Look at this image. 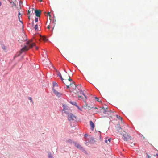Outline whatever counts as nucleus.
Listing matches in <instances>:
<instances>
[{"mask_svg": "<svg viewBox=\"0 0 158 158\" xmlns=\"http://www.w3.org/2000/svg\"><path fill=\"white\" fill-rule=\"evenodd\" d=\"M68 80L70 82L69 84L70 85L73 87H75V91H74V92L75 94H77V95L78 98H81L83 101H84L83 98L81 96L79 95V93L80 94H83L85 97V99H86L87 97L84 94L83 92L81 89V85H77V86H76L74 82H72V80L70 78H69Z\"/></svg>", "mask_w": 158, "mask_h": 158, "instance_id": "1", "label": "nucleus"}, {"mask_svg": "<svg viewBox=\"0 0 158 158\" xmlns=\"http://www.w3.org/2000/svg\"><path fill=\"white\" fill-rule=\"evenodd\" d=\"M35 43L32 42L31 41H28L26 45L21 50L18 56H19L23 52L28 50L29 49L35 46Z\"/></svg>", "mask_w": 158, "mask_h": 158, "instance_id": "2", "label": "nucleus"}, {"mask_svg": "<svg viewBox=\"0 0 158 158\" xmlns=\"http://www.w3.org/2000/svg\"><path fill=\"white\" fill-rule=\"evenodd\" d=\"M123 139L124 141H128L129 140L131 139V137L130 136L128 133L125 132L123 135Z\"/></svg>", "mask_w": 158, "mask_h": 158, "instance_id": "3", "label": "nucleus"}, {"mask_svg": "<svg viewBox=\"0 0 158 158\" xmlns=\"http://www.w3.org/2000/svg\"><path fill=\"white\" fill-rule=\"evenodd\" d=\"M69 77V76L68 75V74L66 72L65 74L64 75V82H63L66 85L67 88H69V85H68V83H67V82L68 81H67V79L68 80V79L69 78H68V77Z\"/></svg>", "mask_w": 158, "mask_h": 158, "instance_id": "4", "label": "nucleus"}, {"mask_svg": "<svg viewBox=\"0 0 158 158\" xmlns=\"http://www.w3.org/2000/svg\"><path fill=\"white\" fill-rule=\"evenodd\" d=\"M68 119L69 121L73 120L76 118V117L72 114H68Z\"/></svg>", "mask_w": 158, "mask_h": 158, "instance_id": "5", "label": "nucleus"}, {"mask_svg": "<svg viewBox=\"0 0 158 158\" xmlns=\"http://www.w3.org/2000/svg\"><path fill=\"white\" fill-rule=\"evenodd\" d=\"M53 92L58 97H60L62 95V94L60 92H59L54 89H53Z\"/></svg>", "mask_w": 158, "mask_h": 158, "instance_id": "6", "label": "nucleus"}, {"mask_svg": "<svg viewBox=\"0 0 158 158\" xmlns=\"http://www.w3.org/2000/svg\"><path fill=\"white\" fill-rule=\"evenodd\" d=\"M41 11L40 10H35V15L37 17H39L40 16Z\"/></svg>", "mask_w": 158, "mask_h": 158, "instance_id": "7", "label": "nucleus"}, {"mask_svg": "<svg viewBox=\"0 0 158 158\" xmlns=\"http://www.w3.org/2000/svg\"><path fill=\"white\" fill-rule=\"evenodd\" d=\"M73 143H74L75 144V146L77 148L80 149H81L83 148L80 145L79 143H77V142H73Z\"/></svg>", "mask_w": 158, "mask_h": 158, "instance_id": "8", "label": "nucleus"}, {"mask_svg": "<svg viewBox=\"0 0 158 158\" xmlns=\"http://www.w3.org/2000/svg\"><path fill=\"white\" fill-rule=\"evenodd\" d=\"M18 10H19V11H18V18L19 20V22H20L22 24V25H23V23L22 21L20 20V17H22V15L20 12V11L19 10V9H18Z\"/></svg>", "mask_w": 158, "mask_h": 158, "instance_id": "9", "label": "nucleus"}, {"mask_svg": "<svg viewBox=\"0 0 158 158\" xmlns=\"http://www.w3.org/2000/svg\"><path fill=\"white\" fill-rule=\"evenodd\" d=\"M90 126L91 129L92 131L94 130L95 126L93 122L92 121H90Z\"/></svg>", "mask_w": 158, "mask_h": 158, "instance_id": "10", "label": "nucleus"}, {"mask_svg": "<svg viewBox=\"0 0 158 158\" xmlns=\"http://www.w3.org/2000/svg\"><path fill=\"white\" fill-rule=\"evenodd\" d=\"M117 130L119 132H122V129L120 125L119 124H118L117 125Z\"/></svg>", "mask_w": 158, "mask_h": 158, "instance_id": "11", "label": "nucleus"}, {"mask_svg": "<svg viewBox=\"0 0 158 158\" xmlns=\"http://www.w3.org/2000/svg\"><path fill=\"white\" fill-rule=\"evenodd\" d=\"M58 76H59L62 82H63V80H64V79H63L61 76V73L60 72H58L57 74Z\"/></svg>", "mask_w": 158, "mask_h": 158, "instance_id": "12", "label": "nucleus"}, {"mask_svg": "<svg viewBox=\"0 0 158 158\" xmlns=\"http://www.w3.org/2000/svg\"><path fill=\"white\" fill-rule=\"evenodd\" d=\"M41 37V40H44V41H46V37L44 36H40Z\"/></svg>", "mask_w": 158, "mask_h": 158, "instance_id": "13", "label": "nucleus"}, {"mask_svg": "<svg viewBox=\"0 0 158 158\" xmlns=\"http://www.w3.org/2000/svg\"><path fill=\"white\" fill-rule=\"evenodd\" d=\"M85 106L86 107H87V108H88V109L89 110H90L91 109L93 108V107H90L87 104H86V105H85Z\"/></svg>", "mask_w": 158, "mask_h": 158, "instance_id": "14", "label": "nucleus"}, {"mask_svg": "<svg viewBox=\"0 0 158 158\" xmlns=\"http://www.w3.org/2000/svg\"><path fill=\"white\" fill-rule=\"evenodd\" d=\"M48 158H52V156L51 153L49 152L48 153Z\"/></svg>", "mask_w": 158, "mask_h": 158, "instance_id": "15", "label": "nucleus"}, {"mask_svg": "<svg viewBox=\"0 0 158 158\" xmlns=\"http://www.w3.org/2000/svg\"><path fill=\"white\" fill-rule=\"evenodd\" d=\"M116 116L117 118H118L119 119H120L121 120V121H122V117H121L120 116H118L117 115H116Z\"/></svg>", "mask_w": 158, "mask_h": 158, "instance_id": "16", "label": "nucleus"}, {"mask_svg": "<svg viewBox=\"0 0 158 158\" xmlns=\"http://www.w3.org/2000/svg\"><path fill=\"white\" fill-rule=\"evenodd\" d=\"M102 109H103L104 110V111L103 112V113H104V114H106V112H107V111L106 110H105V108L104 107H103L102 108Z\"/></svg>", "mask_w": 158, "mask_h": 158, "instance_id": "17", "label": "nucleus"}, {"mask_svg": "<svg viewBox=\"0 0 158 158\" xmlns=\"http://www.w3.org/2000/svg\"><path fill=\"white\" fill-rule=\"evenodd\" d=\"M55 22H56V20H55V21H53L52 22V23L53 24V25H54L53 27V28H52V30L53 29L54 27L55 26L56 24Z\"/></svg>", "mask_w": 158, "mask_h": 158, "instance_id": "18", "label": "nucleus"}, {"mask_svg": "<svg viewBox=\"0 0 158 158\" xmlns=\"http://www.w3.org/2000/svg\"><path fill=\"white\" fill-rule=\"evenodd\" d=\"M108 138L106 139L105 140V142L106 143L108 144H109V143H108Z\"/></svg>", "mask_w": 158, "mask_h": 158, "instance_id": "19", "label": "nucleus"}, {"mask_svg": "<svg viewBox=\"0 0 158 158\" xmlns=\"http://www.w3.org/2000/svg\"><path fill=\"white\" fill-rule=\"evenodd\" d=\"M38 28V25H37L36 24L35 26L34 27V29L35 30H37Z\"/></svg>", "mask_w": 158, "mask_h": 158, "instance_id": "20", "label": "nucleus"}, {"mask_svg": "<svg viewBox=\"0 0 158 158\" xmlns=\"http://www.w3.org/2000/svg\"><path fill=\"white\" fill-rule=\"evenodd\" d=\"M10 3H13V6H16V4L13 1L10 2Z\"/></svg>", "mask_w": 158, "mask_h": 158, "instance_id": "21", "label": "nucleus"}, {"mask_svg": "<svg viewBox=\"0 0 158 158\" xmlns=\"http://www.w3.org/2000/svg\"><path fill=\"white\" fill-rule=\"evenodd\" d=\"M95 99H96V100L97 101H98V102H100V101H99V98H97V97H95Z\"/></svg>", "mask_w": 158, "mask_h": 158, "instance_id": "22", "label": "nucleus"}, {"mask_svg": "<svg viewBox=\"0 0 158 158\" xmlns=\"http://www.w3.org/2000/svg\"><path fill=\"white\" fill-rule=\"evenodd\" d=\"M63 110L64 111L65 110V109H66V106L65 105H63Z\"/></svg>", "mask_w": 158, "mask_h": 158, "instance_id": "23", "label": "nucleus"}, {"mask_svg": "<svg viewBox=\"0 0 158 158\" xmlns=\"http://www.w3.org/2000/svg\"><path fill=\"white\" fill-rule=\"evenodd\" d=\"M111 139L110 138H109V139L108 138V143H109L110 142V141H111Z\"/></svg>", "mask_w": 158, "mask_h": 158, "instance_id": "24", "label": "nucleus"}, {"mask_svg": "<svg viewBox=\"0 0 158 158\" xmlns=\"http://www.w3.org/2000/svg\"><path fill=\"white\" fill-rule=\"evenodd\" d=\"M29 99L30 100H31V102H32V103H33V101H32V98H31V97H29Z\"/></svg>", "mask_w": 158, "mask_h": 158, "instance_id": "25", "label": "nucleus"}, {"mask_svg": "<svg viewBox=\"0 0 158 158\" xmlns=\"http://www.w3.org/2000/svg\"><path fill=\"white\" fill-rule=\"evenodd\" d=\"M67 142L69 143H72V140L71 139H69L67 141Z\"/></svg>", "mask_w": 158, "mask_h": 158, "instance_id": "26", "label": "nucleus"}, {"mask_svg": "<svg viewBox=\"0 0 158 158\" xmlns=\"http://www.w3.org/2000/svg\"><path fill=\"white\" fill-rule=\"evenodd\" d=\"M76 106L77 107V108L79 110L81 111H82V110L78 106L76 105Z\"/></svg>", "mask_w": 158, "mask_h": 158, "instance_id": "27", "label": "nucleus"}, {"mask_svg": "<svg viewBox=\"0 0 158 158\" xmlns=\"http://www.w3.org/2000/svg\"><path fill=\"white\" fill-rule=\"evenodd\" d=\"M35 22H38V18H36L35 19Z\"/></svg>", "mask_w": 158, "mask_h": 158, "instance_id": "28", "label": "nucleus"}, {"mask_svg": "<svg viewBox=\"0 0 158 158\" xmlns=\"http://www.w3.org/2000/svg\"><path fill=\"white\" fill-rule=\"evenodd\" d=\"M53 85L54 86H57V84H56V83H55V82H53Z\"/></svg>", "mask_w": 158, "mask_h": 158, "instance_id": "29", "label": "nucleus"}, {"mask_svg": "<svg viewBox=\"0 0 158 158\" xmlns=\"http://www.w3.org/2000/svg\"><path fill=\"white\" fill-rule=\"evenodd\" d=\"M30 11H29V10H28L27 11V15H29V14H30Z\"/></svg>", "mask_w": 158, "mask_h": 158, "instance_id": "30", "label": "nucleus"}, {"mask_svg": "<svg viewBox=\"0 0 158 158\" xmlns=\"http://www.w3.org/2000/svg\"><path fill=\"white\" fill-rule=\"evenodd\" d=\"M50 28V26L49 25L47 27V28L48 29H49Z\"/></svg>", "mask_w": 158, "mask_h": 158, "instance_id": "31", "label": "nucleus"}, {"mask_svg": "<svg viewBox=\"0 0 158 158\" xmlns=\"http://www.w3.org/2000/svg\"><path fill=\"white\" fill-rule=\"evenodd\" d=\"M35 48L36 50H38V48L37 47L35 46Z\"/></svg>", "mask_w": 158, "mask_h": 158, "instance_id": "32", "label": "nucleus"}, {"mask_svg": "<svg viewBox=\"0 0 158 158\" xmlns=\"http://www.w3.org/2000/svg\"><path fill=\"white\" fill-rule=\"evenodd\" d=\"M48 16H49V19H50V18L51 17V15L50 14V15H48Z\"/></svg>", "mask_w": 158, "mask_h": 158, "instance_id": "33", "label": "nucleus"}, {"mask_svg": "<svg viewBox=\"0 0 158 158\" xmlns=\"http://www.w3.org/2000/svg\"><path fill=\"white\" fill-rule=\"evenodd\" d=\"M148 158H150V156L148 155Z\"/></svg>", "mask_w": 158, "mask_h": 158, "instance_id": "34", "label": "nucleus"}, {"mask_svg": "<svg viewBox=\"0 0 158 158\" xmlns=\"http://www.w3.org/2000/svg\"><path fill=\"white\" fill-rule=\"evenodd\" d=\"M28 18L29 20H30V16H29V15L28 16Z\"/></svg>", "mask_w": 158, "mask_h": 158, "instance_id": "35", "label": "nucleus"}, {"mask_svg": "<svg viewBox=\"0 0 158 158\" xmlns=\"http://www.w3.org/2000/svg\"><path fill=\"white\" fill-rule=\"evenodd\" d=\"M48 15H50V12H48Z\"/></svg>", "mask_w": 158, "mask_h": 158, "instance_id": "36", "label": "nucleus"}, {"mask_svg": "<svg viewBox=\"0 0 158 158\" xmlns=\"http://www.w3.org/2000/svg\"><path fill=\"white\" fill-rule=\"evenodd\" d=\"M94 108H95V109H98V108H97V107H95Z\"/></svg>", "mask_w": 158, "mask_h": 158, "instance_id": "37", "label": "nucleus"}, {"mask_svg": "<svg viewBox=\"0 0 158 158\" xmlns=\"http://www.w3.org/2000/svg\"><path fill=\"white\" fill-rule=\"evenodd\" d=\"M1 5V2H0V6Z\"/></svg>", "mask_w": 158, "mask_h": 158, "instance_id": "38", "label": "nucleus"}, {"mask_svg": "<svg viewBox=\"0 0 158 158\" xmlns=\"http://www.w3.org/2000/svg\"><path fill=\"white\" fill-rule=\"evenodd\" d=\"M34 24V22H32V25H33Z\"/></svg>", "mask_w": 158, "mask_h": 158, "instance_id": "39", "label": "nucleus"}, {"mask_svg": "<svg viewBox=\"0 0 158 158\" xmlns=\"http://www.w3.org/2000/svg\"><path fill=\"white\" fill-rule=\"evenodd\" d=\"M158 158V154H156Z\"/></svg>", "mask_w": 158, "mask_h": 158, "instance_id": "40", "label": "nucleus"}]
</instances>
